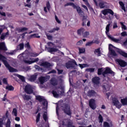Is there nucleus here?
<instances>
[{
  "instance_id": "56",
  "label": "nucleus",
  "mask_w": 127,
  "mask_h": 127,
  "mask_svg": "<svg viewBox=\"0 0 127 127\" xmlns=\"http://www.w3.org/2000/svg\"><path fill=\"white\" fill-rule=\"evenodd\" d=\"M79 53H84L85 52V49L84 48H79Z\"/></svg>"
},
{
  "instance_id": "17",
  "label": "nucleus",
  "mask_w": 127,
  "mask_h": 127,
  "mask_svg": "<svg viewBox=\"0 0 127 127\" xmlns=\"http://www.w3.org/2000/svg\"><path fill=\"white\" fill-rule=\"evenodd\" d=\"M110 87L111 85H109L108 83H104L103 85L104 92H108V91H110Z\"/></svg>"
},
{
  "instance_id": "19",
  "label": "nucleus",
  "mask_w": 127,
  "mask_h": 127,
  "mask_svg": "<svg viewBox=\"0 0 127 127\" xmlns=\"http://www.w3.org/2000/svg\"><path fill=\"white\" fill-rule=\"evenodd\" d=\"M51 84L53 86H57L58 85V80L55 78H52L51 79Z\"/></svg>"
},
{
  "instance_id": "11",
  "label": "nucleus",
  "mask_w": 127,
  "mask_h": 127,
  "mask_svg": "<svg viewBox=\"0 0 127 127\" xmlns=\"http://www.w3.org/2000/svg\"><path fill=\"white\" fill-rule=\"evenodd\" d=\"M115 61L117 63H118L119 64L120 66L121 67H126L127 65V63L125 62V61L121 59H116L115 60Z\"/></svg>"
},
{
  "instance_id": "3",
  "label": "nucleus",
  "mask_w": 127,
  "mask_h": 127,
  "mask_svg": "<svg viewBox=\"0 0 127 127\" xmlns=\"http://www.w3.org/2000/svg\"><path fill=\"white\" fill-rule=\"evenodd\" d=\"M111 14V15H114V11L111 9H104V10L101 11V13L100 14V16L101 18H103V19H107V20H111L112 19V18H111V16L109 15L108 17H107V15H108V14Z\"/></svg>"
},
{
  "instance_id": "35",
  "label": "nucleus",
  "mask_w": 127,
  "mask_h": 127,
  "mask_svg": "<svg viewBox=\"0 0 127 127\" xmlns=\"http://www.w3.org/2000/svg\"><path fill=\"white\" fill-rule=\"evenodd\" d=\"M119 4L122 7V9L124 10V11H126V7H125V4L122 1L119 2Z\"/></svg>"
},
{
  "instance_id": "46",
  "label": "nucleus",
  "mask_w": 127,
  "mask_h": 127,
  "mask_svg": "<svg viewBox=\"0 0 127 127\" xmlns=\"http://www.w3.org/2000/svg\"><path fill=\"white\" fill-rule=\"evenodd\" d=\"M30 37L32 38V37H37V38H40V36H38L36 34H32L30 35Z\"/></svg>"
},
{
  "instance_id": "12",
  "label": "nucleus",
  "mask_w": 127,
  "mask_h": 127,
  "mask_svg": "<svg viewBox=\"0 0 127 127\" xmlns=\"http://www.w3.org/2000/svg\"><path fill=\"white\" fill-rule=\"evenodd\" d=\"M89 106L92 110H95L96 106V100L94 99H91L89 100Z\"/></svg>"
},
{
  "instance_id": "44",
  "label": "nucleus",
  "mask_w": 127,
  "mask_h": 127,
  "mask_svg": "<svg viewBox=\"0 0 127 127\" xmlns=\"http://www.w3.org/2000/svg\"><path fill=\"white\" fill-rule=\"evenodd\" d=\"M16 76L18 77V78H19V79H20L22 81H24V77H23V76L17 74H16Z\"/></svg>"
},
{
  "instance_id": "36",
  "label": "nucleus",
  "mask_w": 127,
  "mask_h": 127,
  "mask_svg": "<svg viewBox=\"0 0 127 127\" xmlns=\"http://www.w3.org/2000/svg\"><path fill=\"white\" fill-rule=\"evenodd\" d=\"M105 71V68H98V75H101L102 73H103V71Z\"/></svg>"
},
{
  "instance_id": "43",
  "label": "nucleus",
  "mask_w": 127,
  "mask_h": 127,
  "mask_svg": "<svg viewBox=\"0 0 127 127\" xmlns=\"http://www.w3.org/2000/svg\"><path fill=\"white\" fill-rule=\"evenodd\" d=\"M10 120L9 119H7L6 123V127H10Z\"/></svg>"
},
{
  "instance_id": "6",
  "label": "nucleus",
  "mask_w": 127,
  "mask_h": 127,
  "mask_svg": "<svg viewBox=\"0 0 127 127\" xmlns=\"http://www.w3.org/2000/svg\"><path fill=\"white\" fill-rule=\"evenodd\" d=\"M36 100L39 101V102H43V105L44 106V109H46L48 107V102L47 101L43 98V97L39 95L36 96Z\"/></svg>"
},
{
  "instance_id": "32",
  "label": "nucleus",
  "mask_w": 127,
  "mask_h": 127,
  "mask_svg": "<svg viewBox=\"0 0 127 127\" xmlns=\"http://www.w3.org/2000/svg\"><path fill=\"white\" fill-rule=\"evenodd\" d=\"M78 65L80 67H81V69H83V68H85L86 67H89V65L86 64H78Z\"/></svg>"
},
{
  "instance_id": "28",
  "label": "nucleus",
  "mask_w": 127,
  "mask_h": 127,
  "mask_svg": "<svg viewBox=\"0 0 127 127\" xmlns=\"http://www.w3.org/2000/svg\"><path fill=\"white\" fill-rule=\"evenodd\" d=\"M0 50H6V48L5 47V44H4V43H0Z\"/></svg>"
},
{
  "instance_id": "15",
  "label": "nucleus",
  "mask_w": 127,
  "mask_h": 127,
  "mask_svg": "<svg viewBox=\"0 0 127 127\" xmlns=\"http://www.w3.org/2000/svg\"><path fill=\"white\" fill-rule=\"evenodd\" d=\"M38 60H39V59L38 58L32 59L31 61L24 60V62L27 64H32V63H35V62H37Z\"/></svg>"
},
{
  "instance_id": "59",
  "label": "nucleus",
  "mask_w": 127,
  "mask_h": 127,
  "mask_svg": "<svg viewBox=\"0 0 127 127\" xmlns=\"http://www.w3.org/2000/svg\"><path fill=\"white\" fill-rule=\"evenodd\" d=\"M83 44V41L80 40L76 43V45H81Z\"/></svg>"
},
{
  "instance_id": "42",
  "label": "nucleus",
  "mask_w": 127,
  "mask_h": 127,
  "mask_svg": "<svg viewBox=\"0 0 127 127\" xmlns=\"http://www.w3.org/2000/svg\"><path fill=\"white\" fill-rule=\"evenodd\" d=\"M86 71H87V72H91L92 73L95 71V68H87L86 69Z\"/></svg>"
},
{
  "instance_id": "55",
  "label": "nucleus",
  "mask_w": 127,
  "mask_h": 127,
  "mask_svg": "<svg viewBox=\"0 0 127 127\" xmlns=\"http://www.w3.org/2000/svg\"><path fill=\"white\" fill-rule=\"evenodd\" d=\"M55 19H56L57 22H58V23L60 24V23H61V21H60V19H58V17H57L56 15H55Z\"/></svg>"
},
{
  "instance_id": "49",
  "label": "nucleus",
  "mask_w": 127,
  "mask_h": 127,
  "mask_svg": "<svg viewBox=\"0 0 127 127\" xmlns=\"http://www.w3.org/2000/svg\"><path fill=\"white\" fill-rule=\"evenodd\" d=\"M43 119L46 122L47 121V114H46V112H45L43 114Z\"/></svg>"
},
{
  "instance_id": "5",
  "label": "nucleus",
  "mask_w": 127,
  "mask_h": 127,
  "mask_svg": "<svg viewBox=\"0 0 127 127\" xmlns=\"http://www.w3.org/2000/svg\"><path fill=\"white\" fill-rule=\"evenodd\" d=\"M0 60H1L6 68L9 70V72H16V70L13 67H11L10 65L6 62V58L0 54Z\"/></svg>"
},
{
  "instance_id": "29",
  "label": "nucleus",
  "mask_w": 127,
  "mask_h": 127,
  "mask_svg": "<svg viewBox=\"0 0 127 127\" xmlns=\"http://www.w3.org/2000/svg\"><path fill=\"white\" fill-rule=\"evenodd\" d=\"M95 54L97 55V56H101V51H100V48L96 49L94 51Z\"/></svg>"
},
{
  "instance_id": "41",
  "label": "nucleus",
  "mask_w": 127,
  "mask_h": 127,
  "mask_svg": "<svg viewBox=\"0 0 127 127\" xmlns=\"http://www.w3.org/2000/svg\"><path fill=\"white\" fill-rule=\"evenodd\" d=\"M98 120H99V123H103V116L101 114L99 115V117H98Z\"/></svg>"
},
{
  "instance_id": "40",
  "label": "nucleus",
  "mask_w": 127,
  "mask_h": 127,
  "mask_svg": "<svg viewBox=\"0 0 127 127\" xmlns=\"http://www.w3.org/2000/svg\"><path fill=\"white\" fill-rule=\"evenodd\" d=\"M121 102L124 106L127 105V98L121 99Z\"/></svg>"
},
{
  "instance_id": "1",
  "label": "nucleus",
  "mask_w": 127,
  "mask_h": 127,
  "mask_svg": "<svg viewBox=\"0 0 127 127\" xmlns=\"http://www.w3.org/2000/svg\"><path fill=\"white\" fill-rule=\"evenodd\" d=\"M60 108L64 111L65 114L70 116L71 115V110H70V106L68 104H63V102L60 101L58 102L56 107V113L57 116H59L58 111H59Z\"/></svg>"
},
{
  "instance_id": "47",
  "label": "nucleus",
  "mask_w": 127,
  "mask_h": 127,
  "mask_svg": "<svg viewBox=\"0 0 127 127\" xmlns=\"http://www.w3.org/2000/svg\"><path fill=\"white\" fill-rule=\"evenodd\" d=\"M120 54H121V55H122V56H124V57H126V58H127V53H126L123 51H121V52H120Z\"/></svg>"
},
{
  "instance_id": "45",
  "label": "nucleus",
  "mask_w": 127,
  "mask_h": 127,
  "mask_svg": "<svg viewBox=\"0 0 127 127\" xmlns=\"http://www.w3.org/2000/svg\"><path fill=\"white\" fill-rule=\"evenodd\" d=\"M46 7H47L48 10H49V11H50V8L51 7L50 6V3H49V2H47Z\"/></svg>"
},
{
  "instance_id": "33",
  "label": "nucleus",
  "mask_w": 127,
  "mask_h": 127,
  "mask_svg": "<svg viewBox=\"0 0 127 127\" xmlns=\"http://www.w3.org/2000/svg\"><path fill=\"white\" fill-rule=\"evenodd\" d=\"M28 29L26 27H23L21 28L18 29V32H24V31H26V30H28Z\"/></svg>"
},
{
  "instance_id": "50",
  "label": "nucleus",
  "mask_w": 127,
  "mask_h": 127,
  "mask_svg": "<svg viewBox=\"0 0 127 127\" xmlns=\"http://www.w3.org/2000/svg\"><path fill=\"white\" fill-rule=\"evenodd\" d=\"M120 24L122 25V28L123 29H125L126 30V29H127V27H126V25H125V24H124V23L123 22H121Z\"/></svg>"
},
{
  "instance_id": "48",
  "label": "nucleus",
  "mask_w": 127,
  "mask_h": 127,
  "mask_svg": "<svg viewBox=\"0 0 127 127\" xmlns=\"http://www.w3.org/2000/svg\"><path fill=\"white\" fill-rule=\"evenodd\" d=\"M25 47L27 48V49H30L31 47L30 45L29 44V42H27V43L25 44Z\"/></svg>"
},
{
  "instance_id": "8",
  "label": "nucleus",
  "mask_w": 127,
  "mask_h": 127,
  "mask_svg": "<svg viewBox=\"0 0 127 127\" xmlns=\"http://www.w3.org/2000/svg\"><path fill=\"white\" fill-rule=\"evenodd\" d=\"M115 48L116 47L112 44H110L109 46V51L111 53V55H112L113 57H116V56H117V54L116 52H115V50H114Z\"/></svg>"
},
{
  "instance_id": "20",
  "label": "nucleus",
  "mask_w": 127,
  "mask_h": 127,
  "mask_svg": "<svg viewBox=\"0 0 127 127\" xmlns=\"http://www.w3.org/2000/svg\"><path fill=\"white\" fill-rule=\"evenodd\" d=\"M113 126V123L111 121H109L108 122H104L103 127H111Z\"/></svg>"
},
{
  "instance_id": "24",
  "label": "nucleus",
  "mask_w": 127,
  "mask_h": 127,
  "mask_svg": "<svg viewBox=\"0 0 127 127\" xmlns=\"http://www.w3.org/2000/svg\"><path fill=\"white\" fill-rule=\"evenodd\" d=\"M113 103L114 104V106H116V107L120 106V101H119V100L116 98L113 99Z\"/></svg>"
},
{
  "instance_id": "10",
  "label": "nucleus",
  "mask_w": 127,
  "mask_h": 127,
  "mask_svg": "<svg viewBox=\"0 0 127 127\" xmlns=\"http://www.w3.org/2000/svg\"><path fill=\"white\" fill-rule=\"evenodd\" d=\"M52 94L55 98H60V96L64 94V91L62 90L61 91H57L54 90L52 91Z\"/></svg>"
},
{
  "instance_id": "54",
  "label": "nucleus",
  "mask_w": 127,
  "mask_h": 127,
  "mask_svg": "<svg viewBox=\"0 0 127 127\" xmlns=\"http://www.w3.org/2000/svg\"><path fill=\"white\" fill-rule=\"evenodd\" d=\"M16 51H13L12 52H10V53H8L7 54V55H14V54H15Z\"/></svg>"
},
{
  "instance_id": "34",
  "label": "nucleus",
  "mask_w": 127,
  "mask_h": 127,
  "mask_svg": "<svg viewBox=\"0 0 127 127\" xmlns=\"http://www.w3.org/2000/svg\"><path fill=\"white\" fill-rule=\"evenodd\" d=\"M12 115H13V116H14L15 117H17V110H16V109L14 108L13 109V111L12 112Z\"/></svg>"
},
{
  "instance_id": "39",
  "label": "nucleus",
  "mask_w": 127,
  "mask_h": 127,
  "mask_svg": "<svg viewBox=\"0 0 127 127\" xmlns=\"http://www.w3.org/2000/svg\"><path fill=\"white\" fill-rule=\"evenodd\" d=\"M45 34L47 37V39L49 40H53V37H52V36L51 35H49L48 34V33H47V32H45Z\"/></svg>"
},
{
  "instance_id": "62",
  "label": "nucleus",
  "mask_w": 127,
  "mask_h": 127,
  "mask_svg": "<svg viewBox=\"0 0 127 127\" xmlns=\"http://www.w3.org/2000/svg\"><path fill=\"white\" fill-rule=\"evenodd\" d=\"M3 84H5L6 85V84H7V80H6V78L3 79Z\"/></svg>"
},
{
  "instance_id": "13",
  "label": "nucleus",
  "mask_w": 127,
  "mask_h": 127,
  "mask_svg": "<svg viewBox=\"0 0 127 127\" xmlns=\"http://www.w3.org/2000/svg\"><path fill=\"white\" fill-rule=\"evenodd\" d=\"M33 88L32 87L31 85H27L25 87V92L27 94H32L33 92Z\"/></svg>"
},
{
  "instance_id": "37",
  "label": "nucleus",
  "mask_w": 127,
  "mask_h": 127,
  "mask_svg": "<svg viewBox=\"0 0 127 127\" xmlns=\"http://www.w3.org/2000/svg\"><path fill=\"white\" fill-rule=\"evenodd\" d=\"M89 35H90V33H89V32H87V31H85V32L84 31L82 34V36H83V37L85 38H86V37H88Z\"/></svg>"
},
{
  "instance_id": "18",
  "label": "nucleus",
  "mask_w": 127,
  "mask_h": 127,
  "mask_svg": "<svg viewBox=\"0 0 127 127\" xmlns=\"http://www.w3.org/2000/svg\"><path fill=\"white\" fill-rule=\"evenodd\" d=\"M87 96L88 97H96L97 96V93L94 90H89L87 92Z\"/></svg>"
},
{
  "instance_id": "23",
  "label": "nucleus",
  "mask_w": 127,
  "mask_h": 127,
  "mask_svg": "<svg viewBox=\"0 0 127 127\" xmlns=\"http://www.w3.org/2000/svg\"><path fill=\"white\" fill-rule=\"evenodd\" d=\"M88 21H89V20H88V16H83L82 26H86V23L88 22Z\"/></svg>"
},
{
  "instance_id": "58",
  "label": "nucleus",
  "mask_w": 127,
  "mask_h": 127,
  "mask_svg": "<svg viewBox=\"0 0 127 127\" xmlns=\"http://www.w3.org/2000/svg\"><path fill=\"white\" fill-rule=\"evenodd\" d=\"M57 71L59 74H62V73H63V70L62 69L60 70L59 69H57Z\"/></svg>"
},
{
  "instance_id": "60",
  "label": "nucleus",
  "mask_w": 127,
  "mask_h": 127,
  "mask_svg": "<svg viewBox=\"0 0 127 127\" xmlns=\"http://www.w3.org/2000/svg\"><path fill=\"white\" fill-rule=\"evenodd\" d=\"M118 28V25L117 24V22H114L113 25V28Z\"/></svg>"
},
{
  "instance_id": "61",
  "label": "nucleus",
  "mask_w": 127,
  "mask_h": 127,
  "mask_svg": "<svg viewBox=\"0 0 127 127\" xmlns=\"http://www.w3.org/2000/svg\"><path fill=\"white\" fill-rule=\"evenodd\" d=\"M31 56H33V57H37V56H38V55L36 54V53H34L32 54Z\"/></svg>"
},
{
  "instance_id": "57",
  "label": "nucleus",
  "mask_w": 127,
  "mask_h": 127,
  "mask_svg": "<svg viewBox=\"0 0 127 127\" xmlns=\"http://www.w3.org/2000/svg\"><path fill=\"white\" fill-rule=\"evenodd\" d=\"M93 0L96 5H98V3H100V2H101V1H100V0Z\"/></svg>"
},
{
  "instance_id": "53",
  "label": "nucleus",
  "mask_w": 127,
  "mask_h": 127,
  "mask_svg": "<svg viewBox=\"0 0 127 127\" xmlns=\"http://www.w3.org/2000/svg\"><path fill=\"white\" fill-rule=\"evenodd\" d=\"M93 43H94V42L92 41V42H87L85 45L86 46H91V45H92L93 44Z\"/></svg>"
},
{
  "instance_id": "4",
  "label": "nucleus",
  "mask_w": 127,
  "mask_h": 127,
  "mask_svg": "<svg viewBox=\"0 0 127 127\" xmlns=\"http://www.w3.org/2000/svg\"><path fill=\"white\" fill-rule=\"evenodd\" d=\"M111 26V23L110 22H109V24L107 25L106 27V34L108 36V37L109 38V39H111L112 41H113L114 42H115L116 43H123V41L122 40V38H120L119 39H116V38H114V37H112L111 36V35H109V32L110 31V26Z\"/></svg>"
},
{
  "instance_id": "30",
  "label": "nucleus",
  "mask_w": 127,
  "mask_h": 127,
  "mask_svg": "<svg viewBox=\"0 0 127 127\" xmlns=\"http://www.w3.org/2000/svg\"><path fill=\"white\" fill-rule=\"evenodd\" d=\"M76 10L80 15H83V11L81 10V8H80L79 7H77Z\"/></svg>"
},
{
  "instance_id": "52",
  "label": "nucleus",
  "mask_w": 127,
  "mask_h": 127,
  "mask_svg": "<svg viewBox=\"0 0 127 127\" xmlns=\"http://www.w3.org/2000/svg\"><path fill=\"white\" fill-rule=\"evenodd\" d=\"M85 3V4L88 6V7H90V4L89 2H88V0H82Z\"/></svg>"
},
{
  "instance_id": "63",
  "label": "nucleus",
  "mask_w": 127,
  "mask_h": 127,
  "mask_svg": "<svg viewBox=\"0 0 127 127\" xmlns=\"http://www.w3.org/2000/svg\"><path fill=\"white\" fill-rule=\"evenodd\" d=\"M0 14L2 15V16H6L5 13L4 12H0Z\"/></svg>"
},
{
  "instance_id": "9",
  "label": "nucleus",
  "mask_w": 127,
  "mask_h": 127,
  "mask_svg": "<svg viewBox=\"0 0 127 127\" xmlns=\"http://www.w3.org/2000/svg\"><path fill=\"white\" fill-rule=\"evenodd\" d=\"M49 79H50V76L48 75L45 77L41 76V77H39V80L40 83L42 85V84H44V83H45V82H47V81H48V80H49Z\"/></svg>"
},
{
  "instance_id": "26",
  "label": "nucleus",
  "mask_w": 127,
  "mask_h": 127,
  "mask_svg": "<svg viewBox=\"0 0 127 127\" xmlns=\"http://www.w3.org/2000/svg\"><path fill=\"white\" fill-rule=\"evenodd\" d=\"M85 31V29L81 28L77 30V34L78 35H82L84 33Z\"/></svg>"
},
{
  "instance_id": "25",
  "label": "nucleus",
  "mask_w": 127,
  "mask_h": 127,
  "mask_svg": "<svg viewBox=\"0 0 127 127\" xmlns=\"http://www.w3.org/2000/svg\"><path fill=\"white\" fill-rule=\"evenodd\" d=\"M41 66H43V67H45L46 68H47L48 67H50V66H51V64L48 62H44L41 64Z\"/></svg>"
},
{
  "instance_id": "38",
  "label": "nucleus",
  "mask_w": 127,
  "mask_h": 127,
  "mask_svg": "<svg viewBox=\"0 0 127 127\" xmlns=\"http://www.w3.org/2000/svg\"><path fill=\"white\" fill-rule=\"evenodd\" d=\"M8 35V32H6L5 34H3L1 35L0 39L3 40L4 39V38H5V37H7Z\"/></svg>"
},
{
  "instance_id": "64",
  "label": "nucleus",
  "mask_w": 127,
  "mask_h": 127,
  "mask_svg": "<svg viewBox=\"0 0 127 127\" xmlns=\"http://www.w3.org/2000/svg\"><path fill=\"white\" fill-rule=\"evenodd\" d=\"M122 36H126L127 35V33L126 32H123L121 33Z\"/></svg>"
},
{
  "instance_id": "27",
  "label": "nucleus",
  "mask_w": 127,
  "mask_h": 127,
  "mask_svg": "<svg viewBox=\"0 0 127 127\" xmlns=\"http://www.w3.org/2000/svg\"><path fill=\"white\" fill-rule=\"evenodd\" d=\"M23 48H24V44L23 43H21L17 46V50H23Z\"/></svg>"
},
{
  "instance_id": "2",
  "label": "nucleus",
  "mask_w": 127,
  "mask_h": 127,
  "mask_svg": "<svg viewBox=\"0 0 127 127\" xmlns=\"http://www.w3.org/2000/svg\"><path fill=\"white\" fill-rule=\"evenodd\" d=\"M47 46H45V50L49 52L50 53H53V52H57V53H59V54H62V55H64V53L60 51L58 49L56 48H52V46H54L55 44L51 42H49L47 43Z\"/></svg>"
},
{
  "instance_id": "22",
  "label": "nucleus",
  "mask_w": 127,
  "mask_h": 127,
  "mask_svg": "<svg viewBox=\"0 0 127 127\" xmlns=\"http://www.w3.org/2000/svg\"><path fill=\"white\" fill-rule=\"evenodd\" d=\"M37 78V74L36 73H35L33 75H31L30 77L29 80L31 81V82H34L35 80H36V78Z\"/></svg>"
},
{
  "instance_id": "7",
  "label": "nucleus",
  "mask_w": 127,
  "mask_h": 127,
  "mask_svg": "<svg viewBox=\"0 0 127 127\" xmlns=\"http://www.w3.org/2000/svg\"><path fill=\"white\" fill-rule=\"evenodd\" d=\"M75 65L76 66H78L76 61H75L74 60H72L71 61H68L66 63L65 67L67 68V69H70V68H74V67H75Z\"/></svg>"
},
{
  "instance_id": "14",
  "label": "nucleus",
  "mask_w": 127,
  "mask_h": 127,
  "mask_svg": "<svg viewBox=\"0 0 127 127\" xmlns=\"http://www.w3.org/2000/svg\"><path fill=\"white\" fill-rule=\"evenodd\" d=\"M107 74H113L114 75V72L113 70H111V69L109 67H106L104 70V71L102 72V75L106 77V75Z\"/></svg>"
},
{
  "instance_id": "21",
  "label": "nucleus",
  "mask_w": 127,
  "mask_h": 127,
  "mask_svg": "<svg viewBox=\"0 0 127 127\" xmlns=\"http://www.w3.org/2000/svg\"><path fill=\"white\" fill-rule=\"evenodd\" d=\"M92 82L96 84L100 83V78L99 77H95L92 79Z\"/></svg>"
},
{
  "instance_id": "16",
  "label": "nucleus",
  "mask_w": 127,
  "mask_h": 127,
  "mask_svg": "<svg viewBox=\"0 0 127 127\" xmlns=\"http://www.w3.org/2000/svg\"><path fill=\"white\" fill-rule=\"evenodd\" d=\"M99 6L100 7V8H105V7H108V3L101 1L99 3Z\"/></svg>"
},
{
  "instance_id": "51",
  "label": "nucleus",
  "mask_w": 127,
  "mask_h": 127,
  "mask_svg": "<svg viewBox=\"0 0 127 127\" xmlns=\"http://www.w3.org/2000/svg\"><path fill=\"white\" fill-rule=\"evenodd\" d=\"M23 98L25 100H30L31 97L28 95H25L23 97Z\"/></svg>"
},
{
  "instance_id": "31",
  "label": "nucleus",
  "mask_w": 127,
  "mask_h": 127,
  "mask_svg": "<svg viewBox=\"0 0 127 127\" xmlns=\"http://www.w3.org/2000/svg\"><path fill=\"white\" fill-rule=\"evenodd\" d=\"M5 89L8 90V91H13L14 90V88L11 85H8L6 87Z\"/></svg>"
}]
</instances>
